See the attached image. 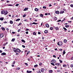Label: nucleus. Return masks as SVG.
I'll return each mask as SVG.
<instances>
[{"mask_svg":"<svg viewBox=\"0 0 73 73\" xmlns=\"http://www.w3.org/2000/svg\"><path fill=\"white\" fill-rule=\"evenodd\" d=\"M8 12H7V11L5 10H2L1 12V14H4V15H7L8 14Z\"/></svg>","mask_w":73,"mask_h":73,"instance_id":"nucleus-1","label":"nucleus"},{"mask_svg":"<svg viewBox=\"0 0 73 73\" xmlns=\"http://www.w3.org/2000/svg\"><path fill=\"white\" fill-rule=\"evenodd\" d=\"M63 44L62 42L61 41H59V42L57 43V44L58 45H59V46H62Z\"/></svg>","mask_w":73,"mask_h":73,"instance_id":"nucleus-2","label":"nucleus"},{"mask_svg":"<svg viewBox=\"0 0 73 73\" xmlns=\"http://www.w3.org/2000/svg\"><path fill=\"white\" fill-rule=\"evenodd\" d=\"M4 36V34L3 33H1L0 35V37L2 38Z\"/></svg>","mask_w":73,"mask_h":73,"instance_id":"nucleus-3","label":"nucleus"},{"mask_svg":"<svg viewBox=\"0 0 73 73\" xmlns=\"http://www.w3.org/2000/svg\"><path fill=\"white\" fill-rule=\"evenodd\" d=\"M16 49L17 52H18L19 53H20V52H21V50H20L19 49V48H17Z\"/></svg>","mask_w":73,"mask_h":73,"instance_id":"nucleus-4","label":"nucleus"},{"mask_svg":"<svg viewBox=\"0 0 73 73\" xmlns=\"http://www.w3.org/2000/svg\"><path fill=\"white\" fill-rule=\"evenodd\" d=\"M51 62H53V63H55L56 62V60L54 59H53L51 61Z\"/></svg>","mask_w":73,"mask_h":73,"instance_id":"nucleus-5","label":"nucleus"},{"mask_svg":"<svg viewBox=\"0 0 73 73\" xmlns=\"http://www.w3.org/2000/svg\"><path fill=\"white\" fill-rule=\"evenodd\" d=\"M1 56H4V55H6V53L5 52H3L1 54Z\"/></svg>","mask_w":73,"mask_h":73,"instance_id":"nucleus-6","label":"nucleus"},{"mask_svg":"<svg viewBox=\"0 0 73 73\" xmlns=\"http://www.w3.org/2000/svg\"><path fill=\"white\" fill-rule=\"evenodd\" d=\"M41 72H43L44 70H45V69L44 68H41L40 70Z\"/></svg>","mask_w":73,"mask_h":73,"instance_id":"nucleus-7","label":"nucleus"},{"mask_svg":"<svg viewBox=\"0 0 73 73\" xmlns=\"http://www.w3.org/2000/svg\"><path fill=\"white\" fill-rule=\"evenodd\" d=\"M46 26L47 28H49V25L48 24H46Z\"/></svg>","mask_w":73,"mask_h":73,"instance_id":"nucleus-8","label":"nucleus"},{"mask_svg":"<svg viewBox=\"0 0 73 73\" xmlns=\"http://www.w3.org/2000/svg\"><path fill=\"white\" fill-rule=\"evenodd\" d=\"M60 12L58 11H55V13L56 14H59Z\"/></svg>","mask_w":73,"mask_h":73,"instance_id":"nucleus-9","label":"nucleus"},{"mask_svg":"<svg viewBox=\"0 0 73 73\" xmlns=\"http://www.w3.org/2000/svg\"><path fill=\"white\" fill-rule=\"evenodd\" d=\"M28 9V8H25L24 10V11H27V10Z\"/></svg>","mask_w":73,"mask_h":73,"instance_id":"nucleus-10","label":"nucleus"},{"mask_svg":"<svg viewBox=\"0 0 73 73\" xmlns=\"http://www.w3.org/2000/svg\"><path fill=\"white\" fill-rule=\"evenodd\" d=\"M64 11H60V14H61L64 13Z\"/></svg>","mask_w":73,"mask_h":73,"instance_id":"nucleus-11","label":"nucleus"},{"mask_svg":"<svg viewBox=\"0 0 73 73\" xmlns=\"http://www.w3.org/2000/svg\"><path fill=\"white\" fill-rule=\"evenodd\" d=\"M15 38H13L11 40V41L12 42H14V41H15Z\"/></svg>","mask_w":73,"mask_h":73,"instance_id":"nucleus-12","label":"nucleus"},{"mask_svg":"<svg viewBox=\"0 0 73 73\" xmlns=\"http://www.w3.org/2000/svg\"><path fill=\"white\" fill-rule=\"evenodd\" d=\"M64 43H66L67 42V40L66 39H64Z\"/></svg>","mask_w":73,"mask_h":73,"instance_id":"nucleus-13","label":"nucleus"},{"mask_svg":"<svg viewBox=\"0 0 73 73\" xmlns=\"http://www.w3.org/2000/svg\"><path fill=\"white\" fill-rule=\"evenodd\" d=\"M38 24V23H36L35 22H33L32 24H35V25H36Z\"/></svg>","mask_w":73,"mask_h":73,"instance_id":"nucleus-14","label":"nucleus"},{"mask_svg":"<svg viewBox=\"0 0 73 73\" xmlns=\"http://www.w3.org/2000/svg\"><path fill=\"white\" fill-rule=\"evenodd\" d=\"M22 42H24V43H25V40H23V39H22L21 40Z\"/></svg>","mask_w":73,"mask_h":73,"instance_id":"nucleus-15","label":"nucleus"},{"mask_svg":"<svg viewBox=\"0 0 73 73\" xmlns=\"http://www.w3.org/2000/svg\"><path fill=\"white\" fill-rule=\"evenodd\" d=\"M49 73H52V72H53V70H49Z\"/></svg>","mask_w":73,"mask_h":73,"instance_id":"nucleus-16","label":"nucleus"},{"mask_svg":"<svg viewBox=\"0 0 73 73\" xmlns=\"http://www.w3.org/2000/svg\"><path fill=\"white\" fill-rule=\"evenodd\" d=\"M54 19L55 20H57V18L56 17H54Z\"/></svg>","mask_w":73,"mask_h":73,"instance_id":"nucleus-17","label":"nucleus"},{"mask_svg":"<svg viewBox=\"0 0 73 73\" xmlns=\"http://www.w3.org/2000/svg\"><path fill=\"white\" fill-rule=\"evenodd\" d=\"M66 52H65V50H64L63 52V54H65Z\"/></svg>","mask_w":73,"mask_h":73,"instance_id":"nucleus-18","label":"nucleus"},{"mask_svg":"<svg viewBox=\"0 0 73 73\" xmlns=\"http://www.w3.org/2000/svg\"><path fill=\"white\" fill-rule=\"evenodd\" d=\"M19 20H20V19H17L16 20V21H19Z\"/></svg>","mask_w":73,"mask_h":73,"instance_id":"nucleus-19","label":"nucleus"},{"mask_svg":"<svg viewBox=\"0 0 73 73\" xmlns=\"http://www.w3.org/2000/svg\"><path fill=\"white\" fill-rule=\"evenodd\" d=\"M35 11H38V9L37 8H36L35 9Z\"/></svg>","mask_w":73,"mask_h":73,"instance_id":"nucleus-20","label":"nucleus"},{"mask_svg":"<svg viewBox=\"0 0 73 73\" xmlns=\"http://www.w3.org/2000/svg\"><path fill=\"white\" fill-rule=\"evenodd\" d=\"M65 27L66 28H69V25H66Z\"/></svg>","mask_w":73,"mask_h":73,"instance_id":"nucleus-21","label":"nucleus"},{"mask_svg":"<svg viewBox=\"0 0 73 73\" xmlns=\"http://www.w3.org/2000/svg\"><path fill=\"white\" fill-rule=\"evenodd\" d=\"M2 30H3V31H5V29L4 28L2 27Z\"/></svg>","mask_w":73,"mask_h":73,"instance_id":"nucleus-22","label":"nucleus"},{"mask_svg":"<svg viewBox=\"0 0 73 73\" xmlns=\"http://www.w3.org/2000/svg\"><path fill=\"white\" fill-rule=\"evenodd\" d=\"M55 29H56V31H57L58 30H59V29L58 27H55Z\"/></svg>","mask_w":73,"mask_h":73,"instance_id":"nucleus-23","label":"nucleus"},{"mask_svg":"<svg viewBox=\"0 0 73 73\" xmlns=\"http://www.w3.org/2000/svg\"><path fill=\"white\" fill-rule=\"evenodd\" d=\"M13 51L15 53H17V50H13Z\"/></svg>","mask_w":73,"mask_h":73,"instance_id":"nucleus-24","label":"nucleus"},{"mask_svg":"<svg viewBox=\"0 0 73 73\" xmlns=\"http://www.w3.org/2000/svg\"><path fill=\"white\" fill-rule=\"evenodd\" d=\"M0 20H1V21H3V20H4V18H0Z\"/></svg>","mask_w":73,"mask_h":73,"instance_id":"nucleus-25","label":"nucleus"},{"mask_svg":"<svg viewBox=\"0 0 73 73\" xmlns=\"http://www.w3.org/2000/svg\"><path fill=\"white\" fill-rule=\"evenodd\" d=\"M10 24H13V21H10Z\"/></svg>","mask_w":73,"mask_h":73,"instance_id":"nucleus-26","label":"nucleus"},{"mask_svg":"<svg viewBox=\"0 0 73 73\" xmlns=\"http://www.w3.org/2000/svg\"><path fill=\"white\" fill-rule=\"evenodd\" d=\"M44 33H48V31L47 30H45V31H44Z\"/></svg>","mask_w":73,"mask_h":73,"instance_id":"nucleus-27","label":"nucleus"},{"mask_svg":"<svg viewBox=\"0 0 73 73\" xmlns=\"http://www.w3.org/2000/svg\"><path fill=\"white\" fill-rule=\"evenodd\" d=\"M63 29H64V31H67V29H66V28L65 27H63Z\"/></svg>","mask_w":73,"mask_h":73,"instance_id":"nucleus-28","label":"nucleus"},{"mask_svg":"<svg viewBox=\"0 0 73 73\" xmlns=\"http://www.w3.org/2000/svg\"><path fill=\"white\" fill-rule=\"evenodd\" d=\"M8 44V42H6L5 43V44H3V45L4 46V45H7V44Z\"/></svg>","mask_w":73,"mask_h":73,"instance_id":"nucleus-29","label":"nucleus"},{"mask_svg":"<svg viewBox=\"0 0 73 73\" xmlns=\"http://www.w3.org/2000/svg\"><path fill=\"white\" fill-rule=\"evenodd\" d=\"M33 35H36V33L35 32H34L33 33Z\"/></svg>","mask_w":73,"mask_h":73,"instance_id":"nucleus-30","label":"nucleus"},{"mask_svg":"<svg viewBox=\"0 0 73 73\" xmlns=\"http://www.w3.org/2000/svg\"><path fill=\"white\" fill-rule=\"evenodd\" d=\"M55 65L57 66L59 65H60V63H56L55 64Z\"/></svg>","mask_w":73,"mask_h":73,"instance_id":"nucleus-31","label":"nucleus"},{"mask_svg":"<svg viewBox=\"0 0 73 73\" xmlns=\"http://www.w3.org/2000/svg\"><path fill=\"white\" fill-rule=\"evenodd\" d=\"M59 61L60 62V63H62V61L61 60H59Z\"/></svg>","mask_w":73,"mask_h":73,"instance_id":"nucleus-32","label":"nucleus"},{"mask_svg":"<svg viewBox=\"0 0 73 73\" xmlns=\"http://www.w3.org/2000/svg\"><path fill=\"white\" fill-rule=\"evenodd\" d=\"M43 16L44 15H42V14H40V16H41V17H43Z\"/></svg>","mask_w":73,"mask_h":73,"instance_id":"nucleus-33","label":"nucleus"},{"mask_svg":"<svg viewBox=\"0 0 73 73\" xmlns=\"http://www.w3.org/2000/svg\"><path fill=\"white\" fill-rule=\"evenodd\" d=\"M37 73H41V71L40 70H39L38 71Z\"/></svg>","mask_w":73,"mask_h":73,"instance_id":"nucleus-34","label":"nucleus"},{"mask_svg":"<svg viewBox=\"0 0 73 73\" xmlns=\"http://www.w3.org/2000/svg\"><path fill=\"white\" fill-rule=\"evenodd\" d=\"M20 68L19 67L17 68H16V70H19Z\"/></svg>","mask_w":73,"mask_h":73,"instance_id":"nucleus-35","label":"nucleus"},{"mask_svg":"<svg viewBox=\"0 0 73 73\" xmlns=\"http://www.w3.org/2000/svg\"><path fill=\"white\" fill-rule=\"evenodd\" d=\"M24 21L25 22H27V21H28V20L27 19H25Z\"/></svg>","mask_w":73,"mask_h":73,"instance_id":"nucleus-36","label":"nucleus"},{"mask_svg":"<svg viewBox=\"0 0 73 73\" xmlns=\"http://www.w3.org/2000/svg\"><path fill=\"white\" fill-rule=\"evenodd\" d=\"M38 66V65L37 64H36L34 66V67H37Z\"/></svg>","mask_w":73,"mask_h":73,"instance_id":"nucleus-37","label":"nucleus"},{"mask_svg":"<svg viewBox=\"0 0 73 73\" xmlns=\"http://www.w3.org/2000/svg\"><path fill=\"white\" fill-rule=\"evenodd\" d=\"M53 27H51L50 28V30H53Z\"/></svg>","mask_w":73,"mask_h":73,"instance_id":"nucleus-38","label":"nucleus"},{"mask_svg":"<svg viewBox=\"0 0 73 73\" xmlns=\"http://www.w3.org/2000/svg\"><path fill=\"white\" fill-rule=\"evenodd\" d=\"M51 65H53V66H54V63H51Z\"/></svg>","mask_w":73,"mask_h":73,"instance_id":"nucleus-39","label":"nucleus"},{"mask_svg":"<svg viewBox=\"0 0 73 73\" xmlns=\"http://www.w3.org/2000/svg\"><path fill=\"white\" fill-rule=\"evenodd\" d=\"M53 57H54V58H56V56L55 55H53Z\"/></svg>","mask_w":73,"mask_h":73,"instance_id":"nucleus-40","label":"nucleus"},{"mask_svg":"<svg viewBox=\"0 0 73 73\" xmlns=\"http://www.w3.org/2000/svg\"><path fill=\"white\" fill-rule=\"evenodd\" d=\"M70 6L71 7H72V8H73V5L71 4L70 5Z\"/></svg>","mask_w":73,"mask_h":73,"instance_id":"nucleus-41","label":"nucleus"},{"mask_svg":"<svg viewBox=\"0 0 73 73\" xmlns=\"http://www.w3.org/2000/svg\"><path fill=\"white\" fill-rule=\"evenodd\" d=\"M30 52L29 51L27 52V55H28V54Z\"/></svg>","mask_w":73,"mask_h":73,"instance_id":"nucleus-42","label":"nucleus"},{"mask_svg":"<svg viewBox=\"0 0 73 73\" xmlns=\"http://www.w3.org/2000/svg\"><path fill=\"white\" fill-rule=\"evenodd\" d=\"M19 4H16V5H15V6H16V7H17V6H19Z\"/></svg>","mask_w":73,"mask_h":73,"instance_id":"nucleus-43","label":"nucleus"},{"mask_svg":"<svg viewBox=\"0 0 73 73\" xmlns=\"http://www.w3.org/2000/svg\"><path fill=\"white\" fill-rule=\"evenodd\" d=\"M22 24V23H19V25H18V26H20V25Z\"/></svg>","mask_w":73,"mask_h":73,"instance_id":"nucleus-44","label":"nucleus"},{"mask_svg":"<svg viewBox=\"0 0 73 73\" xmlns=\"http://www.w3.org/2000/svg\"><path fill=\"white\" fill-rule=\"evenodd\" d=\"M7 6H12V5L11 4H10V5H7Z\"/></svg>","mask_w":73,"mask_h":73,"instance_id":"nucleus-45","label":"nucleus"},{"mask_svg":"<svg viewBox=\"0 0 73 73\" xmlns=\"http://www.w3.org/2000/svg\"><path fill=\"white\" fill-rule=\"evenodd\" d=\"M66 65H65V64L63 65V67H66Z\"/></svg>","mask_w":73,"mask_h":73,"instance_id":"nucleus-46","label":"nucleus"},{"mask_svg":"<svg viewBox=\"0 0 73 73\" xmlns=\"http://www.w3.org/2000/svg\"><path fill=\"white\" fill-rule=\"evenodd\" d=\"M22 47H23V48H25V46L23 45H22Z\"/></svg>","mask_w":73,"mask_h":73,"instance_id":"nucleus-47","label":"nucleus"},{"mask_svg":"<svg viewBox=\"0 0 73 73\" xmlns=\"http://www.w3.org/2000/svg\"><path fill=\"white\" fill-rule=\"evenodd\" d=\"M43 8H44V9H45V8H46V7H45V6H43Z\"/></svg>","mask_w":73,"mask_h":73,"instance_id":"nucleus-48","label":"nucleus"},{"mask_svg":"<svg viewBox=\"0 0 73 73\" xmlns=\"http://www.w3.org/2000/svg\"><path fill=\"white\" fill-rule=\"evenodd\" d=\"M25 65H26V66H28V63H25Z\"/></svg>","mask_w":73,"mask_h":73,"instance_id":"nucleus-49","label":"nucleus"},{"mask_svg":"<svg viewBox=\"0 0 73 73\" xmlns=\"http://www.w3.org/2000/svg\"><path fill=\"white\" fill-rule=\"evenodd\" d=\"M28 61H31V60L30 59V58H29L28 59Z\"/></svg>","mask_w":73,"mask_h":73,"instance_id":"nucleus-50","label":"nucleus"},{"mask_svg":"<svg viewBox=\"0 0 73 73\" xmlns=\"http://www.w3.org/2000/svg\"><path fill=\"white\" fill-rule=\"evenodd\" d=\"M62 49H59V50L60 51H62Z\"/></svg>","mask_w":73,"mask_h":73,"instance_id":"nucleus-51","label":"nucleus"},{"mask_svg":"<svg viewBox=\"0 0 73 73\" xmlns=\"http://www.w3.org/2000/svg\"><path fill=\"white\" fill-rule=\"evenodd\" d=\"M25 16H26V15H24L23 16V17H25Z\"/></svg>","mask_w":73,"mask_h":73,"instance_id":"nucleus-52","label":"nucleus"},{"mask_svg":"<svg viewBox=\"0 0 73 73\" xmlns=\"http://www.w3.org/2000/svg\"><path fill=\"white\" fill-rule=\"evenodd\" d=\"M29 29H26V30H25V31H29Z\"/></svg>","mask_w":73,"mask_h":73,"instance_id":"nucleus-53","label":"nucleus"},{"mask_svg":"<svg viewBox=\"0 0 73 73\" xmlns=\"http://www.w3.org/2000/svg\"><path fill=\"white\" fill-rule=\"evenodd\" d=\"M38 35H40V34H41V33H40V32H38Z\"/></svg>","mask_w":73,"mask_h":73,"instance_id":"nucleus-54","label":"nucleus"},{"mask_svg":"<svg viewBox=\"0 0 73 73\" xmlns=\"http://www.w3.org/2000/svg\"><path fill=\"white\" fill-rule=\"evenodd\" d=\"M26 34H28V31L26 32Z\"/></svg>","mask_w":73,"mask_h":73,"instance_id":"nucleus-55","label":"nucleus"},{"mask_svg":"<svg viewBox=\"0 0 73 73\" xmlns=\"http://www.w3.org/2000/svg\"><path fill=\"white\" fill-rule=\"evenodd\" d=\"M48 13H46L45 14V15H46V16L47 15H48Z\"/></svg>","mask_w":73,"mask_h":73,"instance_id":"nucleus-56","label":"nucleus"},{"mask_svg":"<svg viewBox=\"0 0 73 73\" xmlns=\"http://www.w3.org/2000/svg\"><path fill=\"white\" fill-rule=\"evenodd\" d=\"M61 21V20L60 19L58 21V22H60V21Z\"/></svg>","mask_w":73,"mask_h":73,"instance_id":"nucleus-57","label":"nucleus"},{"mask_svg":"<svg viewBox=\"0 0 73 73\" xmlns=\"http://www.w3.org/2000/svg\"><path fill=\"white\" fill-rule=\"evenodd\" d=\"M16 55H17V56H18V55H19V53H16Z\"/></svg>","mask_w":73,"mask_h":73,"instance_id":"nucleus-58","label":"nucleus"},{"mask_svg":"<svg viewBox=\"0 0 73 73\" xmlns=\"http://www.w3.org/2000/svg\"><path fill=\"white\" fill-rule=\"evenodd\" d=\"M17 36H20V34H18V35H17Z\"/></svg>","mask_w":73,"mask_h":73,"instance_id":"nucleus-59","label":"nucleus"},{"mask_svg":"<svg viewBox=\"0 0 73 73\" xmlns=\"http://www.w3.org/2000/svg\"><path fill=\"white\" fill-rule=\"evenodd\" d=\"M70 66H71V67H73V65H72V64Z\"/></svg>","mask_w":73,"mask_h":73,"instance_id":"nucleus-60","label":"nucleus"},{"mask_svg":"<svg viewBox=\"0 0 73 73\" xmlns=\"http://www.w3.org/2000/svg\"><path fill=\"white\" fill-rule=\"evenodd\" d=\"M12 33H13V34H15V32H12Z\"/></svg>","mask_w":73,"mask_h":73,"instance_id":"nucleus-61","label":"nucleus"},{"mask_svg":"<svg viewBox=\"0 0 73 73\" xmlns=\"http://www.w3.org/2000/svg\"><path fill=\"white\" fill-rule=\"evenodd\" d=\"M4 23H7V21H4L3 22Z\"/></svg>","mask_w":73,"mask_h":73,"instance_id":"nucleus-62","label":"nucleus"},{"mask_svg":"<svg viewBox=\"0 0 73 73\" xmlns=\"http://www.w3.org/2000/svg\"><path fill=\"white\" fill-rule=\"evenodd\" d=\"M15 64V62L14 61L13 62V64Z\"/></svg>","mask_w":73,"mask_h":73,"instance_id":"nucleus-63","label":"nucleus"},{"mask_svg":"<svg viewBox=\"0 0 73 73\" xmlns=\"http://www.w3.org/2000/svg\"><path fill=\"white\" fill-rule=\"evenodd\" d=\"M71 60H73V56L71 58Z\"/></svg>","mask_w":73,"mask_h":73,"instance_id":"nucleus-64","label":"nucleus"}]
</instances>
